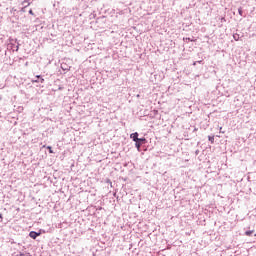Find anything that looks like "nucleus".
Masks as SVG:
<instances>
[{
	"label": "nucleus",
	"mask_w": 256,
	"mask_h": 256,
	"mask_svg": "<svg viewBox=\"0 0 256 256\" xmlns=\"http://www.w3.org/2000/svg\"><path fill=\"white\" fill-rule=\"evenodd\" d=\"M130 139H132L133 141H135V147L137 149H139V141H141L142 143H147V139L146 138H139V133L134 132L130 135Z\"/></svg>",
	"instance_id": "nucleus-1"
},
{
	"label": "nucleus",
	"mask_w": 256,
	"mask_h": 256,
	"mask_svg": "<svg viewBox=\"0 0 256 256\" xmlns=\"http://www.w3.org/2000/svg\"><path fill=\"white\" fill-rule=\"evenodd\" d=\"M9 41L8 47L13 51H19V42H17V39L10 38Z\"/></svg>",
	"instance_id": "nucleus-2"
},
{
	"label": "nucleus",
	"mask_w": 256,
	"mask_h": 256,
	"mask_svg": "<svg viewBox=\"0 0 256 256\" xmlns=\"http://www.w3.org/2000/svg\"><path fill=\"white\" fill-rule=\"evenodd\" d=\"M41 235V230L39 232L36 231H31L29 233V237H31V239H36Z\"/></svg>",
	"instance_id": "nucleus-3"
},
{
	"label": "nucleus",
	"mask_w": 256,
	"mask_h": 256,
	"mask_svg": "<svg viewBox=\"0 0 256 256\" xmlns=\"http://www.w3.org/2000/svg\"><path fill=\"white\" fill-rule=\"evenodd\" d=\"M33 83H45V79L41 75H37L35 80H32Z\"/></svg>",
	"instance_id": "nucleus-4"
},
{
	"label": "nucleus",
	"mask_w": 256,
	"mask_h": 256,
	"mask_svg": "<svg viewBox=\"0 0 256 256\" xmlns=\"http://www.w3.org/2000/svg\"><path fill=\"white\" fill-rule=\"evenodd\" d=\"M25 3H27V5H25ZM22 5H25V6L21 9V11H22V13H25V9H27V7H29L31 5V3H29V0H24L22 2Z\"/></svg>",
	"instance_id": "nucleus-5"
},
{
	"label": "nucleus",
	"mask_w": 256,
	"mask_h": 256,
	"mask_svg": "<svg viewBox=\"0 0 256 256\" xmlns=\"http://www.w3.org/2000/svg\"><path fill=\"white\" fill-rule=\"evenodd\" d=\"M255 233V230H248L245 232L246 237H252V235Z\"/></svg>",
	"instance_id": "nucleus-6"
},
{
	"label": "nucleus",
	"mask_w": 256,
	"mask_h": 256,
	"mask_svg": "<svg viewBox=\"0 0 256 256\" xmlns=\"http://www.w3.org/2000/svg\"><path fill=\"white\" fill-rule=\"evenodd\" d=\"M61 69H63V71H69V66H67V64H61Z\"/></svg>",
	"instance_id": "nucleus-7"
},
{
	"label": "nucleus",
	"mask_w": 256,
	"mask_h": 256,
	"mask_svg": "<svg viewBox=\"0 0 256 256\" xmlns=\"http://www.w3.org/2000/svg\"><path fill=\"white\" fill-rule=\"evenodd\" d=\"M208 140H209L211 143H215V136H208Z\"/></svg>",
	"instance_id": "nucleus-8"
},
{
	"label": "nucleus",
	"mask_w": 256,
	"mask_h": 256,
	"mask_svg": "<svg viewBox=\"0 0 256 256\" xmlns=\"http://www.w3.org/2000/svg\"><path fill=\"white\" fill-rule=\"evenodd\" d=\"M238 13L241 17H243V8L242 7L238 8Z\"/></svg>",
	"instance_id": "nucleus-9"
},
{
	"label": "nucleus",
	"mask_w": 256,
	"mask_h": 256,
	"mask_svg": "<svg viewBox=\"0 0 256 256\" xmlns=\"http://www.w3.org/2000/svg\"><path fill=\"white\" fill-rule=\"evenodd\" d=\"M145 143H147V142L138 141L139 149H141V145H145Z\"/></svg>",
	"instance_id": "nucleus-10"
},
{
	"label": "nucleus",
	"mask_w": 256,
	"mask_h": 256,
	"mask_svg": "<svg viewBox=\"0 0 256 256\" xmlns=\"http://www.w3.org/2000/svg\"><path fill=\"white\" fill-rule=\"evenodd\" d=\"M46 149L49 150V153H54V152H53V148H51V146H47Z\"/></svg>",
	"instance_id": "nucleus-11"
},
{
	"label": "nucleus",
	"mask_w": 256,
	"mask_h": 256,
	"mask_svg": "<svg viewBox=\"0 0 256 256\" xmlns=\"http://www.w3.org/2000/svg\"><path fill=\"white\" fill-rule=\"evenodd\" d=\"M220 21H221V23H226L227 19H225V17H222V18H220Z\"/></svg>",
	"instance_id": "nucleus-12"
},
{
	"label": "nucleus",
	"mask_w": 256,
	"mask_h": 256,
	"mask_svg": "<svg viewBox=\"0 0 256 256\" xmlns=\"http://www.w3.org/2000/svg\"><path fill=\"white\" fill-rule=\"evenodd\" d=\"M184 41H192V42H195V39H191V38H184Z\"/></svg>",
	"instance_id": "nucleus-13"
},
{
	"label": "nucleus",
	"mask_w": 256,
	"mask_h": 256,
	"mask_svg": "<svg viewBox=\"0 0 256 256\" xmlns=\"http://www.w3.org/2000/svg\"><path fill=\"white\" fill-rule=\"evenodd\" d=\"M235 41H239V35H234Z\"/></svg>",
	"instance_id": "nucleus-14"
},
{
	"label": "nucleus",
	"mask_w": 256,
	"mask_h": 256,
	"mask_svg": "<svg viewBox=\"0 0 256 256\" xmlns=\"http://www.w3.org/2000/svg\"><path fill=\"white\" fill-rule=\"evenodd\" d=\"M29 15H35V13H33V10H29Z\"/></svg>",
	"instance_id": "nucleus-15"
},
{
	"label": "nucleus",
	"mask_w": 256,
	"mask_h": 256,
	"mask_svg": "<svg viewBox=\"0 0 256 256\" xmlns=\"http://www.w3.org/2000/svg\"><path fill=\"white\" fill-rule=\"evenodd\" d=\"M197 63H201V61H198V62H194L193 65H197Z\"/></svg>",
	"instance_id": "nucleus-16"
},
{
	"label": "nucleus",
	"mask_w": 256,
	"mask_h": 256,
	"mask_svg": "<svg viewBox=\"0 0 256 256\" xmlns=\"http://www.w3.org/2000/svg\"><path fill=\"white\" fill-rule=\"evenodd\" d=\"M0 219H3V214H0Z\"/></svg>",
	"instance_id": "nucleus-17"
},
{
	"label": "nucleus",
	"mask_w": 256,
	"mask_h": 256,
	"mask_svg": "<svg viewBox=\"0 0 256 256\" xmlns=\"http://www.w3.org/2000/svg\"><path fill=\"white\" fill-rule=\"evenodd\" d=\"M25 5H27V3L24 4V7H25Z\"/></svg>",
	"instance_id": "nucleus-18"
},
{
	"label": "nucleus",
	"mask_w": 256,
	"mask_h": 256,
	"mask_svg": "<svg viewBox=\"0 0 256 256\" xmlns=\"http://www.w3.org/2000/svg\"><path fill=\"white\" fill-rule=\"evenodd\" d=\"M21 256H25L24 254H21Z\"/></svg>",
	"instance_id": "nucleus-19"
}]
</instances>
